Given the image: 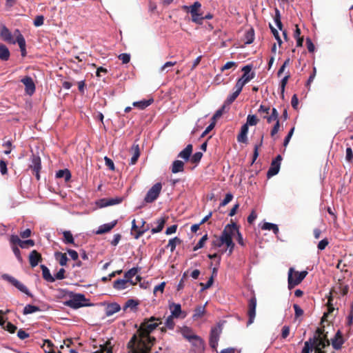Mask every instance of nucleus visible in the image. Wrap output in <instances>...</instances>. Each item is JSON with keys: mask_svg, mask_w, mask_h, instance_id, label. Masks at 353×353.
I'll return each instance as SVG.
<instances>
[{"mask_svg": "<svg viewBox=\"0 0 353 353\" xmlns=\"http://www.w3.org/2000/svg\"><path fill=\"white\" fill-rule=\"evenodd\" d=\"M87 299L84 294H72L71 299L66 301L64 305L73 309H78L79 307L87 305L84 302Z\"/></svg>", "mask_w": 353, "mask_h": 353, "instance_id": "0eeeda50", "label": "nucleus"}, {"mask_svg": "<svg viewBox=\"0 0 353 353\" xmlns=\"http://www.w3.org/2000/svg\"><path fill=\"white\" fill-rule=\"evenodd\" d=\"M10 51L8 48L2 43H0V59L2 61H8L10 58Z\"/></svg>", "mask_w": 353, "mask_h": 353, "instance_id": "c9c22d12", "label": "nucleus"}, {"mask_svg": "<svg viewBox=\"0 0 353 353\" xmlns=\"http://www.w3.org/2000/svg\"><path fill=\"white\" fill-rule=\"evenodd\" d=\"M193 146L192 144H188L182 151H181L178 157L184 159L185 161L190 159L192 153Z\"/></svg>", "mask_w": 353, "mask_h": 353, "instance_id": "aec40b11", "label": "nucleus"}, {"mask_svg": "<svg viewBox=\"0 0 353 353\" xmlns=\"http://www.w3.org/2000/svg\"><path fill=\"white\" fill-rule=\"evenodd\" d=\"M336 288L343 296H345L348 293L349 286L347 285H343L341 280L339 281Z\"/></svg>", "mask_w": 353, "mask_h": 353, "instance_id": "8fccbe9b", "label": "nucleus"}, {"mask_svg": "<svg viewBox=\"0 0 353 353\" xmlns=\"http://www.w3.org/2000/svg\"><path fill=\"white\" fill-rule=\"evenodd\" d=\"M167 218L161 217L157 221V226L151 230L152 234L158 233L162 231L166 223Z\"/></svg>", "mask_w": 353, "mask_h": 353, "instance_id": "f704fd0d", "label": "nucleus"}, {"mask_svg": "<svg viewBox=\"0 0 353 353\" xmlns=\"http://www.w3.org/2000/svg\"><path fill=\"white\" fill-rule=\"evenodd\" d=\"M181 333L182 336L187 340H190L196 334L194 333L192 328L184 326L181 328Z\"/></svg>", "mask_w": 353, "mask_h": 353, "instance_id": "473e14b6", "label": "nucleus"}, {"mask_svg": "<svg viewBox=\"0 0 353 353\" xmlns=\"http://www.w3.org/2000/svg\"><path fill=\"white\" fill-rule=\"evenodd\" d=\"M263 139V135L261 136L259 143L256 144L254 145L252 163H254L256 161V159H257V157L259 156V149L262 145Z\"/></svg>", "mask_w": 353, "mask_h": 353, "instance_id": "6e6d98bb", "label": "nucleus"}, {"mask_svg": "<svg viewBox=\"0 0 353 353\" xmlns=\"http://www.w3.org/2000/svg\"><path fill=\"white\" fill-rule=\"evenodd\" d=\"M30 168L32 171L41 170V158L39 156L32 155L31 164L30 165Z\"/></svg>", "mask_w": 353, "mask_h": 353, "instance_id": "cd10ccee", "label": "nucleus"}, {"mask_svg": "<svg viewBox=\"0 0 353 353\" xmlns=\"http://www.w3.org/2000/svg\"><path fill=\"white\" fill-rule=\"evenodd\" d=\"M192 345L196 350L203 349L204 342L203 339L198 335L194 336L190 340L188 341Z\"/></svg>", "mask_w": 353, "mask_h": 353, "instance_id": "b1692460", "label": "nucleus"}, {"mask_svg": "<svg viewBox=\"0 0 353 353\" xmlns=\"http://www.w3.org/2000/svg\"><path fill=\"white\" fill-rule=\"evenodd\" d=\"M128 283H129L128 280H126L125 279H117L114 281L113 288L117 290H123L128 287L127 284Z\"/></svg>", "mask_w": 353, "mask_h": 353, "instance_id": "4c0bfd02", "label": "nucleus"}, {"mask_svg": "<svg viewBox=\"0 0 353 353\" xmlns=\"http://www.w3.org/2000/svg\"><path fill=\"white\" fill-rule=\"evenodd\" d=\"M2 327L11 334L14 333L17 329V326L10 322H8L6 325H3Z\"/></svg>", "mask_w": 353, "mask_h": 353, "instance_id": "0e129e2a", "label": "nucleus"}, {"mask_svg": "<svg viewBox=\"0 0 353 353\" xmlns=\"http://www.w3.org/2000/svg\"><path fill=\"white\" fill-rule=\"evenodd\" d=\"M138 337L134 334L127 344V348L130 353H150V350L149 345L145 346L143 341L139 342V345H136Z\"/></svg>", "mask_w": 353, "mask_h": 353, "instance_id": "423d86ee", "label": "nucleus"}, {"mask_svg": "<svg viewBox=\"0 0 353 353\" xmlns=\"http://www.w3.org/2000/svg\"><path fill=\"white\" fill-rule=\"evenodd\" d=\"M205 303L204 305H197L194 310V313L192 315L193 320H198L201 319L205 313Z\"/></svg>", "mask_w": 353, "mask_h": 353, "instance_id": "393cba45", "label": "nucleus"}, {"mask_svg": "<svg viewBox=\"0 0 353 353\" xmlns=\"http://www.w3.org/2000/svg\"><path fill=\"white\" fill-rule=\"evenodd\" d=\"M333 301V298L332 296H330L329 298H328V301H327V312H325L324 313L322 319H321V321H324L326 318L327 317L328 314H331L334 310V307H333V305L332 303V301Z\"/></svg>", "mask_w": 353, "mask_h": 353, "instance_id": "a18cd8bd", "label": "nucleus"}, {"mask_svg": "<svg viewBox=\"0 0 353 353\" xmlns=\"http://www.w3.org/2000/svg\"><path fill=\"white\" fill-rule=\"evenodd\" d=\"M35 243L34 240L28 239V240H24L22 241L20 243V247L23 249L28 248L29 247H33Z\"/></svg>", "mask_w": 353, "mask_h": 353, "instance_id": "680f3d73", "label": "nucleus"}, {"mask_svg": "<svg viewBox=\"0 0 353 353\" xmlns=\"http://www.w3.org/2000/svg\"><path fill=\"white\" fill-rule=\"evenodd\" d=\"M203 157V153L201 152H195L192 157H190V161L192 163H198L200 162L201 158Z\"/></svg>", "mask_w": 353, "mask_h": 353, "instance_id": "13d9d810", "label": "nucleus"}, {"mask_svg": "<svg viewBox=\"0 0 353 353\" xmlns=\"http://www.w3.org/2000/svg\"><path fill=\"white\" fill-rule=\"evenodd\" d=\"M145 221L143 219H141V223L140 228L138 231H137V233L134 234V239H138L141 235H143L146 231H148L150 229V227L148 225H145Z\"/></svg>", "mask_w": 353, "mask_h": 353, "instance_id": "a19ab883", "label": "nucleus"}, {"mask_svg": "<svg viewBox=\"0 0 353 353\" xmlns=\"http://www.w3.org/2000/svg\"><path fill=\"white\" fill-rule=\"evenodd\" d=\"M40 268L42 270L43 278L48 282L53 283L55 281V278L50 274L49 269L45 265H41Z\"/></svg>", "mask_w": 353, "mask_h": 353, "instance_id": "bb28decb", "label": "nucleus"}, {"mask_svg": "<svg viewBox=\"0 0 353 353\" xmlns=\"http://www.w3.org/2000/svg\"><path fill=\"white\" fill-rule=\"evenodd\" d=\"M174 318L175 317L170 315L166 319L165 322V325L166 326V327H168V329L173 330L174 328V326H175V323L174 321Z\"/></svg>", "mask_w": 353, "mask_h": 353, "instance_id": "4d7b16f0", "label": "nucleus"}, {"mask_svg": "<svg viewBox=\"0 0 353 353\" xmlns=\"http://www.w3.org/2000/svg\"><path fill=\"white\" fill-rule=\"evenodd\" d=\"M238 232V225L235 223L228 224L221 232L219 239L213 242L216 247H221L223 244L232 241V237Z\"/></svg>", "mask_w": 353, "mask_h": 353, "instance_id": "f03ea898", "label": "nucleus"}, {"mask_svg": "<svg viewBox=\"0 0 353 353\" xmlns=\"http://www.w3.org/2000/svg\"><path fill=\"white\" fill-rule=\"evenodd\" d=\"M120 310H121V307H120V305L118 303H112L109 304L107 306V308H106V315L108 316H112L114 314H115V313L118 312L119 311H120Z\"/></svg>", "mask_w": 353, "mask_h": 353, "instance_id": "7c9ffc66", "label": "nucleus"}, {"mask_svg": "<svg viewBox=\"0 0 353 353\" xmlns=\"http://www.w3.org/2000/svg\"><path fill=\"white\" fill-rule=\"evenodd\" d=\"M241 92H237L236 90H235L232 94L229 95L227 98V99L225 100L224 104L226 105H230L231 103H232L238 97V96L239 95Z\"/></svg>", "mask_w": 353, "mask_h": 353, "instance_id": "603ef678", "label": "nucleus"}, {"mask_svg": "<svg viewBox=\"0 0 353 353\" xmlns=\"http://www.w3.org/2000/svg\"><path fill=\"white\" fill-rule=\"evenodd\" d=\"M14 34L17 36V34L14 33ZM0 37L1 38L6 42L9 43L14 44L17 42V39L14 40L11 32L9 30V29L5 26H3L1 29L0 32Z\"/></svg>", "mask_w": 353, "mask_h": 353, "instance_id": "2eb2a0df", "label": "nucleus"}, {"mask_svg": "<svg viewBox=\"0 0 353 353\" xmlns=\"http://www.w3.org/2000/svg\"><path fill=\"white\" fill-rule=\"evenodd\" d=\"M162 323L161 319L151 316L149 319H145L141 323L139 328L137 330L138 341L136 345H139V342L143 341L146 347L149 345L150 350L156 341V339L150 336V334L160 324Z\"/></svg>", "mask_w": 353, "mask_h": 353, "instance_id": "f257e3e1", "label": "nucleus"}, {"mask_svg": "<svg viewBox=\"0 0 353 353\" xmlns=\"http://www.w3.org/2000/svg\"><path fill=\"white\" fill-rule=\"evenodd\" d=\"M117 223V220H114L111 223H105L101 225L97 231V234H102L110 232L113 229Z\"/></svg>", "mask_w": 353, "mask_h": 353, "instance_id": "4be33fe9", "label": "nucleus"}, {"mask_svg": "<svg viewBox=\"0 0 353 353\" xmlns=\"http://www.w3.org/2000/svg\"><path fill=\"white\" fill-rule=\"evenodd\" d=\"M248 127L247 126V125H243L241 128V132L237 136V141L240 143H246L248 142Z\"/></svg>", "mask_w": 353, "mask_h": 353, "instance_id": "a878e982", "label": "nucleus"}, {"mask_svg": "<svg viewBox=\"0 0 353 353\" xmlns=\"http://www.w3.org/2000/svg\"><path fill=\"white\" fill-rule=\"evenodd\" d=\"M201 4L199 1H195L192 6H183L181 9L185 12H190L192 21L194 23L201 25L203 22L202 12H201Z\"/></svg>", "mask_w": 353, "mask_h": 353, "instance_id": "20e7f679", "label": "nucleus"}, {"mask_svg": "<svg viewBox=\"0 0 353 353\" xmlns=\"http://www.w3.org/2000/svg\"><path fill=\"white\" fill-rule=\"evenodd\" d=\"M21 82L25 85V92L27 94L32 95L36 90L35 84L31 77L26 76L21 79Z\"/></svg>", "mask_w": 353, "mask_h": 353, "instance_id": "ddd939ff", "label": "nucleus"}, {"mask_svg": "<svg viewBox=\"0 0 353 353\" xmlns=\"http://www.w3.org/2000/svg\"><path fill=\"white\" fill-rule=\"evenodd\" d=\"M219 337V333L217 328L214 327L211 330L210 337V345L212 348H216Z\"/></svg>", "mask_w": 353, "mask_h": 353, "instance_id": "5701e85b", "label": "nucleus"}, {"mask_svg": "<svg viewBox=\"0 0 353 353\" xmlns=\"http://www.w3.org/2000/svg\"><path fill=\"white\" fill-rule=\"evenodd\" d=\"M63 241L65 244H74V240L72 234L70 232V231H64L63 232Z\"/></svg>", "mask_w": 353, "mask_h": 353, "instance_id": "c03bdc74", "label": "nucleus"}, {"mask_svg": "<svg viewBox=\"0 0 353 353\" xmlns=\"http://www.w3.org/2000/svg\"><path fill=\"white\" fill-rule=\"evenodd\" d=\"M54 256H55L56 260L59 261V264L61 266L66 265L68 259V257H67L65 253L57 252L54 254Z\"/></svg>", "mask_w": 353, "mask_h": 353, "instance_id": "58836bf2", "label": "nucleus"}, {"mask_svg": "<svg viewBox=\"0 0 353 353\" xmlns=\"http://www.w3.org/2000/svg\"><path fill=\"white\" fill-rule=\"evenodd\" d=\"M248 325H250L254 322L256 316V298L255 295H253L248 301Z\"/></svg>", "mask_w": 353, "mask_h": 353, "instance_id": "9b49d317", "label": "nucleus"}, {"mask_svg": "<svg viewBox=\"0 0 353 353\" xmlns=\"http://www.w3.org/2000/svg\"><path fill=\"white\" fill-rule=\"evenodd\" d=\"M347 325L349 326H351L352 324H353V303L351 305V307H350V313L347 316Z\"/></svg>", "mask_w": 353, "mask_h": 353, "instance_id": "774afa93", "label": "nucleus"}, {"mask_svg": "<svg viewBox=\"0 0 353 353\" xmlns=\"http://www.w3.org/2000/svg\"><path fill=\"white\" fill-rule=\"evenodd\" d=\"M42 261V256L37 250H32L29 254V263L32 268L36 267Z\"/></svg>", "mask_w": 353, "mask_h": 353, "instance_id": "f3484780", "label": "nucleus"}, {"mask_svg": "<svg viewBox=\"0 0 353 353\" xmlns=\"http://www.w3.org/2000/svg\"><path fill=\"white\" fill-rule=\"evenodd\" d=\"M138 271H139V268H131L130 270H129L128 272H126L125 273V274H124L125 279L128 280V282L131 285H136L137 282H134L132 280V278L133 276H134L138 273Z\"/></svg>", "mask_w": 353, "mask_h": 353, "instance_id": "c85d7f7f", "label": "nucleus"}, {"mask_svg": "<svg viewBox=\"0 0 353 353\" xmlns=\"http://www.w3.org/2000/svg\"><path fill=\"white\" fill-rule=\"evenodd\" d=\"M182 243V240L179 239V237H174L172 239H170L168 241V243L167 245V248H170V252H173L176 248V246L177 245H180Z\"/></svg>", "mask_w": 353, "mask_h": 353, "instance_id": "ea45409f", "label": "nucleus"}, {"mask_svg": "<svg viewBox=\"0 0 353 353\" xmlns=\"http://www.w3.org/2000/svg\"><path fill=\"white\" fill-rule=\"evenodd\" d=\"M139 305V302L134 299H129L125 304L124 309L130 307L131 309L135 308Z\"/></svg>", "mask_w": 353, "mask_h": 353, "instance_id": "338daca9", "label": "nucleus"}, {"mask_svg": "<svg viewBox=\"0 0 353 353\" xmlns=\"http://www.w3.org/2000/svg\"><path fill=\"white\" fill-rule=\"evenodd\" d=\"M252 69V65H246L242 68L243 74L240 78L245 84L254 78V72H250Z\"/></svg>", "mask_w": 353, "mask_h": 353, "instance_id": "dca6fc26", "label": "nucleus"}, {"mask_svg": "<svg viewBox=\"0 0 353 353\" xmlns=\"http://www.w3.org/2000/svg\"><path fill=\"white\" fill-rule=\"evenodd\" d=\"M169 309L171 312V316L176 319H184L186 316V313L181 310V306L179 303H172L169 305Z\"/></svg>", "mask_w": 353, "mask_h": 353, "instance_id": "4468645a", "label": "nucleus"}, {"mask_svg": "<svg viewBox=\"0 0 353 353\" xmlns=\"http://www.w3.org/2000/svg\"><path fill=\"white\" fill-rule=\"evenodd\" d=\"M57 178H64L65 182H68L71 179V173L68 169L59 170L56 173Z\"/></svg>", "mask_w": 353, "mask_h": 353, "instance_id": "e433bc0d", "label": "nucleus"}, {"mask_svg": "<svg viewBox=\"0 0 353 353\" xmlns=\"http://www.w3.org/2000/svg\"><path fill=\"white\" fill-rule=\"evenodd\" d=\"M184 170V163L180 160H175L172 164L171 171L172 173L176 174L183 172Z\"/></svg>", "mask_w": 353, "mask_h": 353, "instance_id": "c756f323", "label": "nucleus"}, {"mask_svg": "<svg viewBox=\"0 0 353 353\" xmlns=\"http://www.w3.org/2000/svg\"><path fill=\"white\" fill-rule=\"evenodd\" d=\"M38 311H40V308L38 306L28 304L23 308V313L26 315Z\"/></svg>", "mask_w": 353, "mask_h": 353, "instance_id": "09e8293b", "label": "nucleus"}, {"mask_svg": "<svg viewBox=\"0 0 353 353\" xmlns=\"http://www.w3.org/2000/svg\"><path fill=\"white\" fill-rule=\"evenodd\" d=\"M290 76L289 74H286L281 81V83H280V88H281V94L282 96L283 97V93H284V90H285V88L288 83V81L290 79Z\"/></svg>", "mask_w": 353, "mask_h": 353, "instance_id": "bf43d9fd", "label": "nucleus"}, {"mask_svg": "<svg viewBox=\"0 0 353 353\" xmlns=\"http://www.w3.org/2000/svg\"><path fill=\"white\" fill-rule=\"evenodd\" d=\"M254 32L253 28H250L245 32V43L250 44L254 41Z\"/></svg>", "mask_w": 353, "mask_h": 353, "instance_id": "49530a36", "label": "nucleus"}, {"mask_svg": "<svg viewBox=\"0 0 353 353\" xmlns=\"http://www.w3.org/2000/svg\"><path fill=\"white\" fill-rule=\"evenodd\" d=\"M162 189L161 183L159 182L155 183L152 188L148 191L144 201L146 203H150L154 202L159 196Z\"/></svg>", "mask_w": 353, "mask_h": 353, "instance_id": "6e6552de", "label": "nucleus"}, {"mask_svg": "<svg viewBox=\"0 0 353 353\" xmlns=\"http://www.w3.org/2000/svg\"><path fill=\"white\" fill-rule=\"evenodd\" d=\"M43 347L45 353H55L54 350V344L49 339L43 341Z\"/></svg>", "mask_w": 353, "mask_h": 353, "instance_id": "37998d69", "label": "nucleus"}, {"mask_svg": "<svg viewBox=\"0 0 353 353\" xmlns=\"http://www.w3.org/2000/svg\"><path fill=\"white\" fill-rule=\"evenodd\" d=\"M344 340L342 333L340 330H338L334 337L332 339V345L334 350H339L341 349Z\"/></svg>", "mask_w": 353, "mask_h": 353, "instance_id": "a211bd4d", "label": "nucleus"}, {"mask_svg": "<svg viewBox=\"0 0 353 353\" xmlns=\"http://www.w3.org/2000/svg\"><path fill=\"white\" fill-rule=\"evenodd\" d=\"M2 277L4 280L8 281L10 283H11L15 288H17L21 292L26 294L30 297L33 296V295L28 290V288L26 285H24L22 283H21L19 281L16 279L14 277L10 276L8 274H3Z\"/></svg>", "mask_w": 353, "mask_h": 353, "instance_id": "9d476101", "label": "nucleus"}, {"mask_svg": "<svg viewBox=\"0 0 353 353\" xmlns=\"http://www.w3.org/2000/svg\"><path fill=\"white\" fill-rule=\"evenodd\" d=\"M119 59L122 61V63H128L130 61V54L128 53H122L119 55Z\"/></svg>", "mask_w": 353, "mask_h": 353, "instance_id": "69168bd1", "label": "nucleus"}, {"mask_svg": "<svg viewBox=\"0 0 353 353\" xmlns=\"http://www.w3.org/2000/svg\"><path fill=\"white\" fill-rule=\"evenodd\" d=\"M122 197L103 198L97 201L96 202V204L99 208H105L110 205L119 204L122 202Z\"/></svg>", "mask_w": 353, "mask_h": 353, "instance_id": "f8f14e48", "label": "nucleus"}, {"mask_svg": "<svg viewBox=\"0 0 353 353\" xmlns=\"http://www.w3.org/2000/svg\"><path fill=\"white\" fill-rule=\"evenodd\" d=\"M207 239H208V235L207 234H205L204 236H203L201 237V239L199 241L197 244L194 247L193 250L196 251V250L203 248V245H204V243L207 241Z\"/></svg>", "mask_w": 353, "mask_h": 353, "instance_id": "e2e57ef3", "label": "nucleus"}, {"mask_svg": "<svg viewBox=\"0 0 353 353\" xmlns=\"http://www.w3.org/2000/svg\"><path fill=\"white\" fill-rule=\"evenodd\" d=\"M131 152L132 153V157H131L130 165H134L137 163L139 157H140V150L138 144L134 143L130 149Z\"/></svg>", "mask_w": 353, "mask_h": 353, "instance_id": "412c9836", "label": "nucleus"}, {"mask_svg": "<svg viewBox=\"0 0 353 353\" xmlns=\"http://www.w3.org/2000/svg\"><path fill=\"white\" fill-rule=\"evenodd\" d=\"M9 241H10V243L12 247L17 246V245H19L20 246V243L21 242V240L20 239V238L17 235H15V234L11 235Z\"/></svg>", "mask_w": 353, "mask_h": 353, "instance_id": "052dcab7", "label": "nucleus"}, {"mask_svg": "<svg viewBox=\"0 0 353 353\" xmlns=\"http://www.w3.org/2000/svg\"><path fill=\"white\" fill-rule=\"evenodd\" d=\"M154 101V99L152 98H150L148 100H142L140 101H136L133 103V105L134 107H137L141 110H143L150 105Z\"/></svg>", "mask_w": 353, "mask_h": 353, "instance_id": "72a5a7b5", "label": "nucleus"}, {"mask_svg": "<svg viewBox=\"0 0 353 353\" xmlns=\"http://www.w3.org/2000/svg\"><path fill=\"white\" fill-rule=\"evenodd\" d=\"M308 272L307 271H295L293 268H290L288 272V288L290 290L298 285L305 278Z\"/></svg>", "mask_w": 353, "mask_h": 353, "instance_id": "39448f33", "label": "nucleus"}, {"mask_svg": "<svg viewBox=\"0 0 353 353\" xmlns=\"http://www.w3.org/2000/svg\"><path fill=\"white\" fill-rule=\"evenodd\" d=\"M274 21H275L276 25L278 27V28L280 30H282L283 24L281 21V14H280V11L277 8L275 9Z\"/></svg>", "mask_w": 353, "mask_h": 353, "instance_id": "864d4df0", "label": "nucleus"}, {"mask_svg": "<svg viewBox=\"0 0 353 353\" xmlns=\"http://www.w3.org/2000/svg\"><path fill=\"white\" fill-rule=\"evenodd\" d=\"M2 277L4 280L8 281L10 283H11L15 288H17L21 292L26 294L30 297L33 296V295L28 290V288L26 285H24L22 283H21L19 281L16 279L14 277L10 276L8 274H3Z\"/></svg>", "mask_w": 353, "mask_h": 353, "instance_id": "1a4fd4ad", "label": "nucleus"}, {"mask_svg": "<svg viewBox=\"0 0 353 353\" xmlns=\"http://www.w3.org/2000/svg\"><path fill=\"white\" fill-rule=\"evenodd\" d=\"M313 347L314 346L312 343V340L310 338L308 341L304 343V347L301 353H310L312 350Z\"/></svg>", "mask_w": 353, "mask_h": 353, "instance_id": "5fc2aeb1", "label": "nucleus"}, {"mask_svg": "<svg viewBox=\"0 0 353 353\" xmlns=\"http://www.w3.org/2000/svg\"><path fill=\"white\" fill-rule=\"evenodd\" d=\"M262 230H272L275 234L279 233V228L277 225L271 223H265L261 227Z\"/></svg>", "mask_w": 353, "mask_h": 353, "instance_id": "de8ad7c7", "label": "nucleus"}, {"mask_svg": "<svg viewBox=\"0 0 353 353\" xmlns=\"http://www.w3.org/2000/svg\"><path fill=\"white\" fill-rule=\"evenodd\" d=\"M310 339L314 347H319L321 350H324V348L330 345L327 333H325L324 327H318L313 337H311Z\"/></svg>", "mask_w": 353, "mask_h": 353, "instance_id": "7ed1b4c3", "label": "nucleus"}, {"mask_svg": "<svg viewBox=\"0 0 353 353\" xmlns=\"http://www.w3.org/2000/svg\"><path fill=\"white\" fill-rule=\"evenodd\" d=\"M280 164L276 162L272 161L270 167L267 172V176L270 178L278 174L280 170Z\"/></svg>", "mask_w": 353, "mask_h": 353, "instance_id": "2f4dec72", "label": "nucleus"}, {"mask_svg": "<svg viewBox=\"0 0 353 353\" xmlns=\"http://www.w3.org/2000/svg\"><path fill=\"white\" fill-rule=\"evenodd\" d=\"M16 33L17 34L16 43H18V45L20 48L21 56L23 57H25L27 54L26 48V40L19 30H15V34Z\"/></svg>", "mask_w": 353, "mask_h": 353, "instance_id": "6ab92c4d", "label": "nucleus"}, {"mask_svg": "<svg viewBox=\"0 0 353 353\" xmlns=\"http://www.w3.org/2000/svg\"><path fill=\"white\" fill-rule=\"evenodd\" d=\"M263 118L266 119L268 123H270L274 121H277V120H279V113L276 108H272L271 114L270 116L265 115Z\"/></svg>", "mask_w": 353, "mask_h": 353, "instance_id": "79ce46f5", "label": "nucleus"}, {"mask_svg": "<svg viewBox=\"0 0 353 353\" xmlns=\"http://www.w3.org/2000/svg\"><path fill=\"white\" fill-rule=\"evenodd\" d=\"M259 121V119L256 117V116L253 114H248L247 117V121L245 123V125H247L248 127L249 125H256Z\"/></svg>", "mask_w": 353, "mask_h": 353, "instance_id": "3c124183", "label": "nucleus"}]
</instances>
